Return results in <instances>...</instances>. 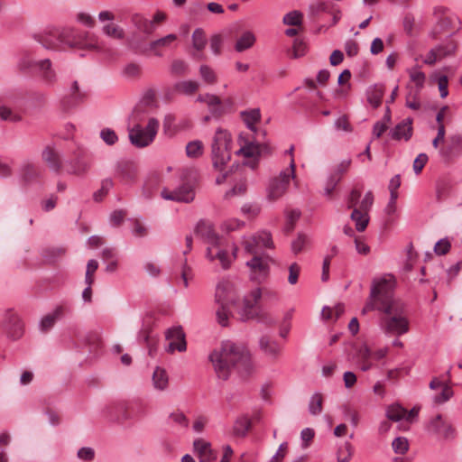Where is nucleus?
Wrapping results in <instances>:
<instances>
[{
    "label": "nucleus",
    "mask_w": 462,
    "mask_h": 462,
    "mask_svg": "<svg viewBox=\"0 0 462 462\" xmlns=\"http://www.w3.org/2000/svg\"><path fill=\"white\" fill-rule=\"evenodd\" d=\"M152 385L158 391H164L169 385V377L166 371L156 367L152 374Z\"/></svg>",
    "instance_id": "nucleus-34"
},
{
    "label": "nucleus",
    "mask_w": 462,
    "mask_h": 462,
    "mask_svg": "<svg viewBox=\"0 0 462 462\" xmlns=\"http://www.w3.org/2000/svg\"><path fill=\"white\" fill-rule=\"evenodd\" d=\"M303 14L298 10H293L287 13L283 18L282 23L285 25L290 26H300L302 23Z\"/></svg>",
    "instance_id": "nucleus-44"
},
{
    "label": "nucleus",
    "mask_w": 462,
    "mask_h": 462,
    "mask_svg": "<svg viewBox=\"0 0 462 462\" xmlns=\"http://www.w3.org/2000/svg\"><path fill=\"white\" fill-rule=\"evenodd\" d=\"M350 217L355 222L356 229L358 232H363L369 223L368 213L362 211L357 208L353 209Z\"/></svg>",
    "instance_id": "nucleus-35"
},
{
    "label": "nucleus",
    "mask_w": 462,
    "mask_h": 462,
    "mask_svg": "<svg viewBox=\"0 0 462 462\" xmlns=\"http://www.w3.org/2000/svg\"><path fill=\"white\" fill-rule=\"evenodd\" d=\"M262 291L260 288L253 290L249 296L245 297L244 306L239 311L240 319L247 321L253 319H257L258 321L266 325H273L275 320L266 313L258 310L256 303L261 299Z\"/></svg>",
    "instance_id": "nucleus-8"
},
{
    "label": "nucleus",
    "mask_w": 462,
    "mask_h": 462,
    "mask_svg": "<svg viewBox=\"0 0 462 462\" xmlns=\"http://www.w3.org/2000/svg\"><path fill=\"white\" fill-rule=\"evenodd\" d=\"M368 103L374 108L378 107L382 103L383 97V88L382 86H372L366 90Z\"/></svg>",
    "instance_id": "nucleus-36"
},
{
    "label": "nucleus",
    "mask_w": 462,
    "mask_h": 462,
    "mask_svg": "<svg viewBox=\"0 0 462 462\" xmlns=\"http://www.w3.org/2000/svg\"><path fill=\"white\" fill-rule=\"evenodd\" d=\"M457 48V44L453 40H447L445 42L436 46L439 52V59H443L455 54Z\"/></svg>",
    "instance_id": "nucleus-41"
},
{
    "label": "nucleus",
    "mask_w": 462,
    "mask_h": 462,
    "mask_svg": "<svg viewBox=\"0 0 462 462\" xmlns=\"http://www.w3.org/2000/svg\"><path fill=\"white\" fill-rule=\"evenodd\" d=\"M194 450L199 454V462H211L216 458V454L209 442L202 439L194 440Z\"/></svg>",
    "instance_id": "nucleus-27"
},
{
    "label": "nucleus",
    "mask_w": 462,
    "mask_h": 462,
    "mask_svg": "<svg viewBox=\"0 0 462 462\" xmlns=\"http://www.w3.org/2000/svg\"><path fill=\"white\" fill-rule=\"evenodd\" d=\"M430 434L437 435L445 440H452L456 437V430L452 425L443 420L440 414L432 418L427 427Z\"/></svg>",
    "instance_id": "nucleus-15"
},
{
    "label": "nucleus",
    "mask_w": 462,
    "mask_h": 462,
    "mask_svg": "<svg viewBox=\"0 0 462 462\" xmlns=\"http://www.w3.org/2000/svg\"><path fill=\"white\" fill-rule=\"evenodd\" d=\"M295 178V163L292 158L290 162V168L282 171L280 174L273 178L268 185V198L272 200H276L283 196L286 192L290 181Z\"/></svg>",
    "instance_id": "nucleus-11"
},
{
    "label": "nucleus",
    "mask_w": 462,
    "mask_h": 462,
    "mask_svg": "<svg viewBox=\"0 0 462 462\" xmlns=\"http://www.w3.org/2000/svg\"><path fill=\"white\" fill-rule=\"evenodd\" d=\"M339 181H340L339 176H336L335 174H330L327 180V182H326V185L324 188L325 195H327V196L331 195L332 191L334 190V189L336 188V186L337 185V183Z\"/></svg>",
    "instance_id": "nucleus-61"
},
{
    "label": "nucleus",
    "mask_w": 462,
    "mask_h": 462,
    "mask_svg": "<svg viewBox=\"0 0 462 462\" xmlns=\"http://www.w3.org/2000/svg\"><path fill=\"white\" fill-rule=\"evenodd\" d=\"M86 98L87 92L81 89L77 80H74L69 87V94L61 101L62 108L68 112L82 104Z\"/></svg>",
    "instance_id": "nucleus-17"
},
{
    "label": "nucleus",
    "mask_w": 462,
    "mask_h": 462,
    "mask_svg": "<svg viewBox=\"0 0 462 462\" xmlns=\"http://www.w3.org/2000/svg\"><path fill=\"white\" fill-rule=\"evenodd\" d=\"M98 268L97 261L91 259L88 262L87 270L85 274V283L86 284H93L94 282V273Z\"/></svg>",
    "instance_id": "nucleus-54"
},
{
    "label": "nucleus",
    "mask_w": 462,
    "mask_h": 462,
    "mask_svg": "<svg viewBox=\"0 0 462 462\" xmlns=\"http://www.w3.org/2000/svg\"><path fill=\"white\" fill-rule=\"evenodd\" d=\"M439 153L444 162L458 157L462 153V135H450L445 145L439 150Z\"/></svg>",
    "instance_id": "nucleus-18"
},
{
    "label": "nucleus",
    "mask_w": 462,
    "mask_h": 462,
    "mask_svg": "<svg viewBox=\"0 0 462 462\" xmlns=\"http://www.w3.org/2000/svg\"><path fill=\"white\" fill-rule=\"evenodd\" d=\"M77 457L84 462H91L95 458V450L90 447L80 448L77 452Z\"/></svg>",
    "instance_id": "nucleus-56"
},
{
    "label": "nucleus",
    "mask_w": 462,
    "mask_h": 462,
    "mask_svg": "<svg viewBox=\"0 0 462 462\" xmlns=\"http://www.w3.org/2000/svg\"><path fill=\"white\" fill-rule=\"evenodd\" d=\"M65 313V307L62 305L56 306L51 311L45 314L39 321V329L42 333L50 331L56 322L61 319Z\"/></svg>",
    "instance_id": "nucleus-21"
},
{
    "label": "nucleus",
    "mask_w": 462,
    "mask_h": 462,
    "mask_svg": "<svg viewBox=\"0 0 462 462\" xmlns=\"http://www.w3.org/2000/svg\"><path fill=\"white\" fill-rule=\"evenodd\" d=\"M161 194L166 200L189 203L195 199V181L188 180L173 190L163 189Z\"/></svg>",
    "instance_id": "nucleus-13"
},
{
    "label": "nucleus",
    "mask_w": 462,
    "mask_h": 462,
    "mask_svg": "<svg viewBox=\"0 0 462 462\" xmlns=\"http://www.w3.org/2000/svg\"><path fill=\"white\" fill-rule=\"evenodd\" d=\"M207 102L210 111L214 115H219L222 112L221 100L217 96L206 94Z\"/></svg>",
    "instance_id": "nucleus-50"
},
{
    "label": "nucleus",
    "mask_w": 462,
    "mask_h": 462,
    "mask_svg": "<svg viewBox=\"0 0 462 462\" xmlns=\"http://www.w3.org/2000/svg\"><path fill=\"white\" fill-rule=\"evenodd\" d=\"M407 73L409 74L411 82L415 85V95H418L424 87L426 75L420 70L419 66L407 69Z\"/></svg>",
    "instance_id": "nucleus-32"
},
{
    "label": "nucleus",
    "mask_w": 462,
    "mask_h": 462,
    "mask_svg": "<svg viewBox=\"0 0 462 462\" xmlns=\"http://www.w3.org/2000/svg\"><path fill=\"white\" fill-rule=\"evenodd\" d=\"M206 257L211 262L217 259L224 269H227L231 264V259L223 248L222 240H220V245L217 246L208 245Z\"/></svg>",
    "instance_id": "nucleus-25"
},
{
    "label": "nucleus",
    "mask_w": 462,
    "mask_h": 462,
    "mask_svg": "<svg viewBox=\"0 0 462 462\" xmlns=\"http://www.w3.org/2000/svg\"><path fill=\"white\" fill-rule=\"evenodd\" d=\"M0 119L11 122H20L21 116L14 114L11 108L7 106H0Z\"/></svg>",
    "instance_id": "nucleus-55"
},
{
    "label": "nucleus",
    "mask_w": 462,
    "mask_h": 462,
    "mask_svg": "<svg viewBox=\"0 0 462 462\" xmlns=\"http://www.w3.org/2000/svg\"><path fill=\"white\" fill-rule=\"evenodd\" d=\"M392 447L394 453L404 455L409 449V443L406 438L397 437L393 440Z\"/></svg>",
    "instance_id": "nucleus-51"
},
{
    "label": "nucleus",
    "mask_w": 462,
    "mask_h": 462,
    "mask_svg": "<svg viewBox=\"0 0 462 462\" xmlns=\"http://www.w3.org/2000/svg\"><path fill=\"white\" fill-rule=\"evenodd\" d=\"M251 420L247 416L238 417L233 426V434L236 437H245L251 428Z\"/></svg>",
    "instance_id": "nucleus-38"
},
{
    "label": "nucleus",
    "mask_w": 462,
    "mask_h": 462,
    "mask_svg": "<svg viewBox=\"0 0 462 462\" xmlns=\"http://www.w3.org/2000/svg\"><path fill=\"white\" fill-rule=\"evenodd\" d=\"M412 120L406 118L393 127L389 134L393 140L404 139L408 141L412 135Z\"/></svg>",
    "instance_id": "nucleus-26"
},
{
    "label": "nucleus",
    "mask_w": 462,
    "mask_h": 462,
    "mask_svg": "<svg viewBox=\"0 0 462 462\" xmlns=\"http://www.w3.org/2000/svg\"><path fill=\"white\" fill-rule=\"evenodd\" d=\"M42 160L47 163L49 168L55 172H59L62 168V161L60 153L56 150L54 144H48L42 152Z\"/></svg>",
    "instance_id": "nucleus-23"
},
{
    "label": "nucleus",
    "mask_w": 462,
    "mask_h": 462,
    "mask_svg": "<svg viewBox=\"0 0 462 462\" xmlns=\"http://www.w3.org/2000/svg\"><path fill=\"white\" fill-rule=\"evenodd\" d=\"M35 68L42 80L48 86H52L57 81V74L52 68L50 59H43L35 62Z\"/></svg>",
    "instance_id": "nucleus-22"
},
{
    "label": "nucleus",
    "mask_w": 462,
    "mask_h": 462,
    "mask_svg": "<svg viewBox=\"0 0 462 462\" xmlns=\"http://www.w3.org/2000/svg\"><path fill=\"white\" fill-rule=\"evenodd\" d=\"M188 70V64L182 60H175L171 66V72L174 75H184Z\"/></svg>",
    "instance_id": "nucleus-58"
},
{
    "label": "nucleus",
    "mask_w": 462,
    "mask_h": 462,
    "mask_svg": "<svg viewBox=\"0 0 462 462\" xmlns=\"http://www.w3.org/2000/svg\"><path fill=\"white\" fill-rule=\"evenodd\" d=\"M165 337L170 341L168 350L184 352L187 349L185 333L180 326L170 328L165 332Z\"/></svg>",
    "instance_id": "nucleus-19"
},
{
    "label": "nucleus",
    "mask_w": 462,
    "mask_h": 462,
    "mask_svg": "<svg viewBox=\"0 0 462 462\" xmlns=\"http://www.w3.org/2000/svg\"><path fill=\"white\" fill-rule=\"evenodd\" d=\"M18 172L21 181L25 185H30L42 178L43 170L31 161H24L21 163Z\"/></svg>",
    "instance_id": "nucleus-16"
},
{
    "label": "nucleus",
    "mask_w": 462,
    "mask_h": 462,
    "mask_svg": "<svg viewBox=\"0 0 462 462\" xmlns=\"http://www.w3.org/2000/svg\"><path fill=\"white\" fill-rule=\"evenodd\" d=\"M373 203H374V195H373L372 191H367L365 194V197L363 198V199L361 200L358 208L362 211L368 213V211L371 209V208L373 206Z\"/></svg>",
    "instance_id": "nucleus-63"
},
{
    "label": "nucleus",
    "mask_w": 462,
    "mask_h": 462,
    "mask_svg": "<svg viewBox=\"0 0 462 462\" xmlns=\"http://www.w3.org/2000/svg\"><path fill=\"white\" fill-rule=\"evenodd\" d=\"M386 416L390 420L400 421L406 416V410L399 404H393L387 408Z\"/></svg>",
    "instance_id": "nucleus-43"
},
{
    "label": "nucleus",
    "mask_w": 462,
    "mask_h": 462,
    "mask_svg": "<svg viewBox=\"0 0 462 462\" xmlns=\"http://www.w3.org/2000/svg\"><path fill=\"white\" fill-rule=\"evenodd\" d=\"M322 396L319 393H315L309 402V411L311 415H318L322 411Z\"/></svg>",
    "instance_id": "nucleus-49"
},
{
    "label": "nucleus",
    "mask_w": 462,
    "mask_h": 462,
    "mask_svg": "<svg viewBox=\"0 0 462 462\" xmlns=\"http://www.w3.org/2000/svg\"><path fill=\"white\" fill-rule=\"evenodd\" d=\"M254 42V34L250 31H246L237 39L235 45V50L238 52L245 51L251 48Z\"/></svg>",
    "instance_id": "nucleus-37"
},
{
    "label": "nucleus",
    "mask_w": 462,
    "mask_h": 462,
    "mask_svg": "<svg viewBox=\"0 0 462 462\" xmlns=\"http://www.w3.org/2000/svg\"><path fill=\"white\" fill-rule=\"evenodd\" d=\"M306 52V44L303 41L296 39L292 47V57L297 59L302 57Z\"/></svg>",
    "instance_id": "nucleus-64"
},
{
    "label": "nucleus",
    "mask_w": 462,
    "mask_h": 462,
    "mask_svg": "<svg viewBox=\"0 0 462 462\" xmlns=\"http://www.w3.org/2000/svg\"><path fill=\"white\" fill-rule=\"evenodd\" d=\"M309 243L307 235L299 233L297 237L291 241V249L294 254H298L305 248Z\"/></svg>",
    "instance_id": "nucleus-48"
},
{
    "label": "nucleus",
    "mask_w": 462,
    "mask_h": 462,
    "mask_svg": "<svg viewBox=\"0 0 462 462\" xmlns=\"http://www.w3.org/2000/svg\"><path fill=\"white\" fill-rule=\"evenodd\" d=\"M199 83L192 80H182L175 83L174 90L184 95H192L199 88Z\"/></svg>",
    "instance_id": "nucleus-40"
},
{
    "label": "nucleus",
    "mask_w": 462,
    "mask_h": 462,
    "mask_svg": "<svg viewBox=\"0 0 462 462\" xmlns=\"http://www.w3.org/2000/svg\"><path fill=\"white\" fill-rule=\"evenodd\" d=\"M31 53L27 51H23L20 53L17 59V69L21 71H27L32 68L35 67V62Z\"/></svg>",
    "instance_id": "nucleus-39"
},
{
    "label": "nucleus",
    "mask_w": 462,
    "mask_h": 462,
    "mask_svg": "<svg viewBox=\"0 0 462 462\" xmlns=\"http://www.w3.org/2000/svg\"><path fill=\"white\" fill-rule=\"evenodd\" d=\"M199 73L202 79L208 84H214L217 81L215 71L208 65H201L199 68Z\"/></svg>",
    "instance_id": "nucleus-53"
},
{
    "label": "nucleus",
    "mask_w": 462,
    "mask_h": 462,
    "mask_svg": "<svg viewBox=\"0 0 462 462\" xmlns=\"http://www.w3.org/2000/svg\"><path fill=\"white\" fill-rule=\"evenodd\" d=\"M178 36L174 33H170L164 37L152 41L148 46L143 47L140 42H136L134 36L129 40L130 47L137 53H145L150 51L157 57L163 55V50L171 49Z\"/></svg>",
    "instance_id": "nucleus-12"
},
{
    "label": "nucleus",
    "mask_w": 462,
    "mask_h": 462,
    "mask_svg": "<svg viewBox=\"0 0 462 462\" xmlns=\"http://www.w3.org/2000/svg\"><path fill=\"white\" fill-rule=\"evenodd\" d=\"M257 237V243L259 245V248H273V242L272 238V235L270 232L267 231H261L256 234Z\"/></svg>",
    "instance_id": "nucleus-52"
},
{
    "label": "nucleus",
    "mask_w": 462,
    "mask_h": 462,
    "mask_svg": "<svg viewBox=\"0 0 462 462\" xmlns=\"http://www.w3.org/2000/svg\"><path fill=\"white\" fill-rule=\"evenodd\" d=\"M196 235L200 237L208 245L217 246L220 245L221 237L214 231L213 226L205 220L198 222L195 228Z\"/></svg>",
    "instance_id": "nucleus-20"
},
{
    "label": "nucleus",
    "mask_w": 462,
    "mask_h": 462,
    "mask_svg": "<svg viewBox=\"0 0 462 462\" xmlns=\"http://www.w3.org/2000/svg\"><path fill=\"white\" fill-rule=\"evenodd\" d=\"M215 372L218 378L227 380L232 370L239 374H249L253 368L251 356L246 347L239 343L226 340L219 348L209 355Z\"/></svg>",
    "instance_id": "nucleus-1"
},
{
    "label": "nucleus",
    "mask_w": 462,
    "mask_h": 462,
    "mask_svg": "<svg viewBox=\"0 0 462 462\" xmlns=\"http://www.w3.org/2000/svg\"><path fill=\"white\" fill-rule=\"evenodd\" d=\"M137 168L132 162L123 161L116 164V177L124 183H129L135 180Z\"/></svg>",
    "instance_id": "nucleus-24"
},
{
    "label": "nucleus",
    "mask_w": 462,
    "mask_h": 462,
    "mask_svg": "<svg viewBox=\"0 0 462 462\" xmlns=\"http://www.w3.org/2000/svg\"><path fill=\"white\" fill-rule=\"evenodd\" d=\"M67 172L69 174L82 175L89 168L88 163L80 156L77 155L73 161H66Z\"/></svg>",
    "instance_id": "nucleus-31"
},
{
    "label": "nucleus",
    "mask_w": 462,
    "mask_h": 462,
    "mask_svg": "<svg viewBox=\"0 0 462 462\" xmlns=\"http://www.w3.org/2000/svg\"><path fill=\"white\" fill-rule=\"evenodd\" d=\"M300 273V267L298 263H293L289 266V276H288V282L291 285H294L297 283L299 275Z\"/></svg>",
    "instance_id": "nucleus-60"
},
{
    "label": "nucleus",
    "mask_w": 462,
    "mask_h": 462,
    "mask_svg": "<svg viewBox=\"0 0 462 462\" xmlns=\"http://www.w3.org/2000/svg\"><path fill=\"white\" fill-rule=\"evenodd\" d=\"M238 296L233 282L228 280L219 282L216 288L215 301L217 305L216 316L217 322L226 327L231 316V306L236 305Z\"/></svg>",
    "instance_id": "nucleus-5"
},
{
    "label": "nucleus",
    "mask_w": 462,
    "mask_h": 462,
    "mask_svg": "<svg viewBox=\"0 0 462 462\" xmlns=\"http://www.w3.org/2000/svg\"><path fill=\"white\" fill-rule=\"evenodd\" d=\"M100 138L107 144V145H113L115 144L117 140V134L116 132L110 128H104L100 132Z\"/></svg>",
    "instance_id": "nucleus-57"
},
{
    "label": "nucleus",
    "mask_w": 462,
    "mask_h": 462,
    "mask_svg": "<svg viewBox=\"0 0 462 462\" xmlns=\"http://www.w3.org/2000/svg\"><path fill=\"white\" fill-rule=\"evenodd\" d=\"M105 35L115 39L122 40L125 38V31L122 27L115 23H107L102 27Z\"/></svg>",
    "instance_id": "nucleus-42"
},
{
    "label": "nucleus",
    "mask_w": 462,
    "mask_h": 462,
    "mask_svg": "<svg viewBox=\"0 0 462 462\" xmlns=\"http://www.w3.org/2000/svg\"><path fill=\"white\" fill-rule=\"evenodd\" d=\"M159 129V121L156 118H150L145 127L135 125L129 129V140L133 145L143 148L152 143Z\"/></svg>",
    "instance_id": "nucleus-9"
},
{
    "label": "nucleus",
    "mask_w": 462,
    "mask_h": 462,
    "mask_svg": "<svg viewBox=\"0 0 462 462\" xmlns=\"http://www.w3.org/2000/svg\"><path fill=\"white\" fill-rule=\"evenodd\" d=\"M357 364L363 372H366L374 367L372 361V350L367 346H362L356 354Z\"/></svg>",
    "instance_id": "nucleus-30"
},
{
    "label": "nucleus",
    "mask_w": 462,
    "mask_h": 462,
    "mask_svg": "<svg viewBox=\"0 0 462 462\" xmlns=\"http://www.w3.org/2000/svg\"><path fill=\"white\" fill-rule=\"evenodd\" d=\"M383 309V317L381 319V328L386 335L397 336L409 331V320L406 314L405 304L392 293L390 300Z\"/></svg>",
    "instance_id": "nucleus-3"
},
{
    "label": "nucleus",
    "mask_w": 462,
    "mask_h": 462,
    "mask_svg": "<svg viewBox=\"0 0 462 462\" xmlns=\"http://www.w3.org/2000/svg\"><path fill=\"white\" fill-rule=\"evenodd\" d=\"M238 143L240 148L236 152V154L245 158L258 159L267 151V146L260 143L255 136L240 134Z\"/></svg>",
    "instance_id": "nucleus-14"
},
{
    "label": "nucleus",
    "mask_w": 462,
    "mask_h": 462,
    "mask_svg": "<svg viewBox=\"0 0 462 462\" xmlns=\"http://www.w3.org/2000/svg\"><path fill=\"white\" fill-rule=\"evenodd\" d=\"M328 9V5L324 2H315L310 5L309 12L310 15L315 17L319 15L320 13L326 12Z\"/></svg>",
    "instance_id": "nucleus-62"
},
{
    "label": "nucleus",
    "mask_w": 462,
    "mask_h": 462,
    "mask_svg": "<svg viewBox=\"0 0 462 462\" xmlns=\"http://www.w3.org/2000/svg\"><path fill=\"white\" fill-rule=\"evenodd\" d=\"M241 117L243 118V121L245 122V125L249 130H251L253 133H254L256 135H258L260 133L263 135L265 133L263 131L257 130L254 125L260 120L261 118V112L259 108H254L251 110H245L242 111L240 113Z\"/></svg>",
    "instance_id": "nucleus-29"
},
{
    "label": "nucleus",
    "mask_w": 462,
    "mask_h": 462,
    "mask_svg": "<svg viewBox=\"0 0 462 462\" xmlns=\"http://www.w3.org/2000/svg\"><path fill=\"white\" fill-rule=\"evenodd\" d=\"M231 135L228 132L223 129L216 131L211 145L212 162L216 170L223 171L225 165L231 159Z\"/></svg>",
    "instance_id": "nucleus-6"
},
{
    "label": "nucleus",
    "mask_w": 462,
    "mask_h": 462,
    "mask_svg": "<svg viewBox=\"0 0 462 462\" xmlns=\"http://www.w3.org/2000/svg\"><path fill=\"white\" fill-rule=\"evenodd\" d=\"M114 182L111 178L104 179L101 181V187L93 194V199L95 201L99 202L103 199V198L108 193V191L112 189Z\"/></svg>",
    "instance_id": "nucleus-47"
},
{
    "label": "nucleus",
    "mask_w": 462,
    "mask_h": 462,
    "mask_svg": "<svg viewBox=\"0 0 462 462\" xmlns=\"http://www.w3.org/2000/svg\"><path fill=\"white\" fill-rule=\"evenodd\" d=\"M132 22L136 29L146 36L151 35L155 30L152 21L147 20L139 14H134Z\"/></svg>",
    "instance_id": "nucleus-33"
},
{
    "label": "nucleus",
    "mask_w": 462,
    "mask_h": 462,
    "mask_svg": "<svg viewBox=\"0 0 462 462\" xmlns=\"http://www.w3.org/2000/svg\"><path fill=\"white\" fill-rule=\"evenodd\" d=\"M46 49L64 50L76 48L88 51H95L100 54L106 52L105 43L98 37L88 32L80 31L72 27H66L55 31L46 36L42 42Z\"/></svg>",
    "instance_id": "nucleus-2"
},
{
    "label": "nucleus",
    "mask_w": 462,
    "mask_h": 462,
    "mask_svg": "<svg viewBox=\"0 0 462 462\" xmlns=\"http://www.w3.org/2000/svg\"><path fill=\"white\" fill-rule=\"evenodd\" d=\"M1 329L8 339L16 341L24 334V322L17 311L9 309L3 315Z\"/></svg>",
    "instance_id": "nucleus-10"
},
{
    "label": "nucleus",
    "mask_w": 462,
    "mask_h": 462,
    "mask_svg": "<svg viewBox=\"0 0 462 462\" xmlns=\"http://www.w3.org/2000/svg\"><path fill=\"white\" fill-rule=\"evenodd\" d=\"M259 347L269 358L273 360L277 359L282 351L281 346L267 336L260 337Z\"/></svg>",
    "instance_id": "nucleus-28"
},
{
    "label": "nucleus",
    "mask_w": 462,
    "mask_h": 462,
    "mask_svg": "<svg viewBox=\"0 0 462 462\" xmlns=\"http://www.w3.org/2000/svg\"><path fill=\"white\" fill-rule=\"evenodd\" d=\"M450 248H451V244L448 241V239L442 238L436 243V245L434 246V252L438 255H445L446 254L448 253Z\"/></svg>",
    "instance_id": "nucleus-59"
},
{
    "label": "nucleus",
    "mask_w": 462,
    "mask_h": 462,
    "mask_svg": "<svg viewBox=\"0 0 462 462\" xmlns=\"http://www.w3.org/2000/svg\"><path fill=\"white\" fill-rule=\"evenodd\" d=\"M203 153V143L199 140L189 142L186 145V154L189 158H199Z\"/></svg>",
    "instance_id": "nucleus-46"
},
{
    "label": "nucleus",
    "mask_w": 462,
    "mask_h": 462,
    "mask_svg": "<svg viewBox=\"0 0 462 462\" xmlns=\"http://www.w3.org/2000/svg\"><path fill=\"white\" fill-rule=\"evenodd\" d=\"M191 39L192 46L198 52H200L206 47L207 40L202 29L197 28L193 32Z\"/></svg>",
    "instance_id": "nucleus-45"
},
{
    "label": "nucleus",
    "mask_w": 462,
    "mask_h": 462,
    "mask_svg": "<svg viewBox=\"0 0 462 462\" xmlns=\"http://www.w3.org/2000/svg\"><path fill=\"white\" fill-rule=\"evenodd\" d=\"M256 235L244 237L243 245L246 253L254 254V256L247 261L246 265L251 269V278L253 280H262L266 277L269 272V264L266 259L258 255L259 245L257 243Z\"/></svg>",
    "instance_id": "nucleus-7"
},
{
    "label": "nucleus",
    "mask_w": 462,
    "mask_h": 462,
    "mask_svg": "<svg viewBox=\"0 0 462 462\" xmlns=\"http://www.w3.org/2000/svg\"><path fill=\"white\" fill-rule=\"evenodd\" d=\"M394 288L395 279L393 275L385 274L382 277L374 278L372 282L369 299L363 308L362 313L365 314L375 310L383 313L382 306L387 305Z\"/></svg>",
    "instance_id": "nucleus-4"
}]
</instances>
